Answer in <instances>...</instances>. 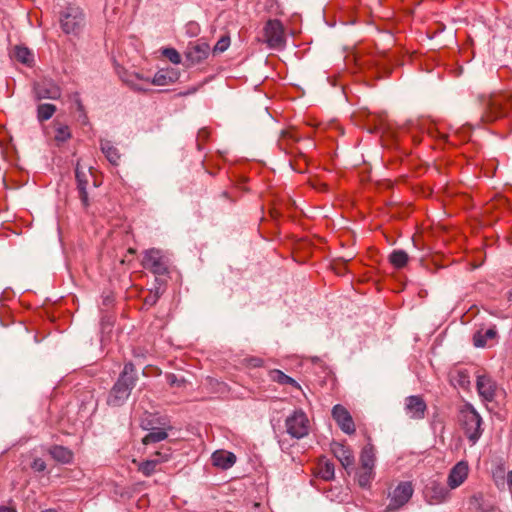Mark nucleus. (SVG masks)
<instances>
[{"instance_id": "2f4dec72", "label": "nucleus", "mask_w": 512, "mask_h": 512, "mask_svg": "<svg viewBox=\"0 0 512 512\" xmlns=\"http://www.w3.org/2000/svg\"><path fill=\"white\" fill-rule=\"evenodd\" d=\"M73 101H74V104L76 106V110L78 112V115H77V121L82 125V126H87L89 125V117L87 115V112H86V109L82 103V100L80 99V96L78 93H75L73 95Z\"/></svg>"}, {"instance_id": "39448f33", "label": "nucleus", "mask_w": 512, "mask_h": 512, "mask_svg": "<svg viewBox=\"0 0 512 512\" xmlns=\"http://www.w3.org/2000/svg\"><path fill=\"white\" fill-rule=\"evenodd\" d=\"M60 25L66 34H78L84 25V14L79 7L69 6L60 15Z\"/></svg>"}, {"instance_id": "a19ab883", "label": "nucleus", "mask_w": 512, "mask_h": 512, "mask_svg": "<svg viewBox=\"0 0 512 512\" xmlns=\"http://www.w3.org/2000/svg\"><path fill=\"white\" fill-rule=\"evenodd\" d=\"M291 166L293 170L302 173L305 171L307 166V158L304 155H301L298 160H295V162H291Z\"/></svg>"}, {"instance_id": "7c9ffc66", "label": "nucleus", "mask_w": 512, "mask_h": 512, "mask_svg": "<svg viewBox=\"0 0 512 512\" xmlns=\"http://www.w3.org/2000/svg\"><path fill=\"white\" fill-rule=\"evenodd\" d=\"M497 336L495 329H487L484 333L478 332L473 337V343L476 347H485L488 340H493Z\"/></svg>"}, {"instance_id": "423d86ee", "label": "nucleus", "mask_w": 512, "mask_h": 512, "mask_svg": "<svg viewBox=\"0 0 512 512\" xmlns=\"http://www.w3.org/2000/svg\"><path fill=\"white\" fill-rule=\"evenodd\" d=\"M287 433L296 439H301L309 434L310 421L302 410H296L285 421Z\"/></svg>"}, {"instance_id": "412c9836", "label": "nucleus", "mask_w": 512, "mask_h": 512, "mask_svg": "<svg viewBox=\"0 0 512 512\" xmlns=\"http://www.w3.org/2000/svg\"><path fill=\"white\" fill-rule=\"evenodd\" d=\"M178 79V73L174 69H160L153 77L152 84L166 86Z\"/></svg>"}, {"instance_id": "3c124183", "label": "nucleus", "mask_w": 512, "mask_h": 512, "mask_svg": "<svg viewBox=\"0 0 512 512\" xmlns=\"http://www.w3.org/2000/svg\"><path fill=\"white\" fill-rule=\"evenodd\" d=\"M220 197L223 198V199H230V196H229L228 192H222Z\"/></svg>"}, {"instance_id": "aec40b11", "label": "nucleus", "mask_w": 512, "mask_h": 512, "mask_svg": "<svg viewBox=\"0 0 512 512\" xmlns=\"http://www.w3.org/2000/svg\"><path fill=\"white\" fill-rule=\"evenodd\" d=\"M48 453L51 457L62 464H69L73 461L74 454L73 452L64 446L61 445H53L48 449Z\"/></svg>"}, {"instance_id": "c85d7f7f", "label": "nucleus", "mask_w": 512, "mask_h": 512, "mask_svg": "<svg viewBox=\"0 0 512 512\" xmlns=\"http://www.w3.org/2000/svg\"><path fill=\"white\" fill-rule=\"evenodd\" d=\"M57 108L54 104L43 103L37 106V120L43 123L53 117Z\"/></svg>"}, {"instance_id": "6e6552de", "label": "nucleus", "mask_w": 512, "mask_h": 512, "mask_svg": "<svg viewBox=\"0 0 512 512\" xmlns=\"http://www.w3.org/2000/svg\"><path fill=\"white\" fill-rule=\"evenodd\" d=\"M142 266L157 275L168 272V259L158 249L147 250L142 259Z\"/></svg>"}, {"instance_id": "37998d69", "label": "nucleus", "mask_w": 512, "mask_h": 512, "mask_svg": "<svg viewBox=\"0 0 512 512\" xmlns=\"http://www.w3.org/2000/svg\"><path fill=\"white\" fill-rule=\"evenodd\" d=\"M166 380L168 382V384L173 387V386H183L185 384V380L184 379H178L177 376L173 373H169L166 375Z\"/></svg>"}, {"instance_id": "9d476101", "label": "nucleus", "mask_w": 512, "mask_h": 512, "mask_svg": "<svg viewBox=\"0 0 512 512\" xmlns=\"http://www.w3.org/2000/svg\"><path fill=\"white\" fill-rule=\"evenodd\" d=\"M423 494L426 502L430 505L442 504L449 498L447 488L436 481L428 483L424 488Z\"/></svg>"}, {"instance_id": "20e7f679", "label": "nucleus", "mask_w": 512, "mask_h": 512, "mask_svg": "<svg viewBox=\"0 0 512 512\" xmlns=\"http://www.w3.org/2000/svg\"><path fill=\"white\" fill-rule=\"evenodd\" d=\"M262 41L271 49H281L285 46V29L280 20L270 19L265 23Z\"/></svg>"}, {"instance_id": "58836bf2", "label": "nucleus", "mask_w": 512, "mask_h": 512, "mask_svg": "<svg viewBox=\"0 0 512 512\" xmlns=\"http://www.w3.org/2000/svg\"><path fill=\"white\" fill-rule=\"evenodd\" d=\"M210 131L207 128H202L197 134V147L201 150L204 145L209 141Z\"/></svg>"}, {"instance_id": "a18cd8bd", "label": "nucleus", "mask_w": 512, "mask_h": 512, "mask_svg": "<svg viewBox=\"0 0 512 512\" xmlns=\"http://www.w3.org/2000/svg\"><path fill=\"white\" fill-rule=\"evenodd\" d=\"M32 467L36 471H43L46 468V464H45V462L42 459H35L33 464H32Z\"/></svg>"}, {"instance_id": "de8ad7c7", "label": "nucleus", "mask_w": 512, "mask_h": 512, "mask_svg": "<svg viewBox=\"0 0 512 512\" xmlns=\"http://www.w3.org/2000/svg\"><path fill=\"white\" fill-rule=\"evenodd\" d=\"M0 512H17V511L13 507L1 506L0 507Z\"/></svg>"}, {"instance_id": "ea45409f", "label": "nucleus", "mask_w": 512, "mask_h": 512, "mask_svg": "<svg viewBox=\"0 0 512 512\" xmlns=\"http://www.w3.org/2000/svg\"><path fill=\"white\" fill-rule=\"evenodd\" d=\"M230 46V38L229 36H222L214 46L213 51L215 53H222L228 49Z\"/></svg>"}, {"instance_id": "f03ea898", "label": "nucleus", "mask_w": 512, "mask_h": 512, "mask_svg": "<svg viewBox=\"0 0 512 512\" xmlns=\"http://www.w3.org/2000/svg\"><path fill=\"white\" fill-rule=\"evenodd\" d=\"M458 421L471 444H475L482 434L480 415L470 404H465L459 411Z\"/></svg>"}, {"instance_id": "f257e3e1", "label": "nucleus", "mask_w": 512, "mask_h": 512, "mask_svg": "<svg viewBox=\"0 0 512 512\" xmlns=\"http://www.w3.org/2000/svg\"><path fill=\"white\" fill-rule=\"evenodd\" d=\"M137 376L135 374V366L129 362L124 365L118 380L112 387L107 403L110 406H121L130 396L132 389L135 387Z\"/></svg>"}, {"instance_id": "ddd939ff", "label": "nucleus", "mask_w": 512, "mask_h": 512, "mask_svg": "<svg viewBox=\"0 0 512 512\" xmlns=\"http://www.w3.org/2000/svg\"><path fill=\"white\" fill-rule=\"evenodd\" d=\"M34 97L36 100L52 99L57 100L61 97L60 87L52 81L37 82L33 86Z\"/></svg>"}, {"instance_id": "a211bd4d", "label": "nucleus", "mask_w": 512, "mask_h": 512, "mask_svg": "<svg viewBox=\"0 0 512 512\" xmlns=\"http://www.w3.org/2000/svg\"><path fill=\"white\" fill-rule=\"evenodd\" d=\"M314 474L322 480L330 481L335 474L334 464L328 458L322 456L316 463Z\"/></svg>"}, {"instance_id": "f8f14e48", "label": "nucleus", "mask_w": 512, "mask_h": 512, "mask_svg": "<svg viewBox=\"0 0 512 512\" xmlns=\"http://www.w3.org/2000/svg\"><path fill=\"white\" fill-rule=\"evenodd\" d=\"M209 53V44L197 41L188 45L185 51V58L188 62V65H196L207 59Z\"/></svg>"}, {"instance_id": "393cba45", "label": "nucleus", "mask_w": 512, "mask_h": 512, "mask_svg": "<svg viewBox=\"0 0 512 512\" xmlns=\"http://www.w3.org/2000/svg\"><path fill=\"white\" fill-rule=\"evenodd\" d=\"M375 448L371 443L365 445L360 454V467L374 468L375 466Z\"/></svg>"}, {"instance_id": "473e14b6", "label": "nucleus", "mask_w": 512, "mask_h": 512, "mask_svg": "<svg viewBox=\"0 0 512 512\" xmlns=\"http://www.w3.org/2000/svg\"><path fill=\"white\" fill-rule=\"evenodd\" d=\"M374 478V468L360 467L357 472V481L361 487H368Z\"/></svg>"}, {"instance_id": "603ef678", "label": "nucleus", "mask_w": 512, "mask_h": 512, "mask_svg": "<svg viewBox=\"0 0 512 512\" xmlns=\"http://www.w3.org/2000/svg\"><path fill=\"white\" fill-rule=\"evenodd\" d=\"M320 191H327L328 190V186L327 184L323 183L321 184V187L319 188Z\"/></svg>"}, {"instance_id": "0eeeda50", "label": "nucleus", "mask_w": 512, "mask_h": 512, "mask_svg": "<svg viewBox=\"0 0 512 512\" xmlns=\"http://www.w3.org/2000/svg\"><path fill=\"white\" fill-rule=\"evenodd\" d=\"M414 493V486L411 481L400 482L389 494L387 511H395L409 502Z\"/></svg>"}, {"instance_id": "b1692460", "label": "nucleus", "mask_w": 512, "mask_h": 512, "mask_svg": "<svg viewBox=\"0 0 512 512\" xmlns=\"http://www.w3.org/2000/svg\"><path fill=\"white\" fill-rule=\"evenodd\" d=\"M100 148L107 160L117 166L120 162L121 155L118 149L109 140H102L100 142Z\"/></svg>"}, {"instance_id": "bb28decb", "label": "nucleus", "mask_w": 512, "mask_h": 512, "mask_svg": "<svg viewBox=\"0 0 512 512\" xmlns=\"http://www.w3.org/2000/svg\"><path fill=\"white\" fill-rule=\"evenodd\" d=\"M167 430H171V427L153 428L147 435L143 437L142 443L144 445H149L165 440L168 437Z\"/></svg>"}, {"instance_id": "864d4df0", "label": "nucleus", "mask_w": 512, "mask_h": 512, "mask_svg": "<svg viewBox=\"0 0 512 512\" xmlns=\"http://www.w3.org/2000/svg\"><path fill=\"white\" fill-rule=\"evenodd\" d=\"M41 512H57V510L50 508V509L42 510Z\"/></svg>"}, {"instance_id": "dca6fc26", "label": "nucleus", "mask_w": 512, "mask_h": 512, "mask_svg": "<svg viewBox=\"0 0 512 512\" xmlns=\"http://www.w3.org/2000/svg\"><path fill=\"white\" fill-rule=\"evenodd\" d=\"M477 391L484 400L493 401L496 395L497 384L487 375H478L476 382Z\"/></svg>"}, {"instance_id": "2eb2a0df", "label": "nucleus", "mask_w": 512, "mask_h": 512, "mask_svg": "<svg viewBox=\"0 0 512 512\" xmlns=\"http://www.w3.org/2000/svg\"><path fill=\"white\" fill-rule=\"evenodd\" d=\"M330 449L332 454L337 458V460L345 469L354 465L353 451L348 445L341 442H332Z\"/></svg>"}, {"instance_id": "49530a36", "label": "nucleus", "mask_w": 512, "mask_h": 512, "mask_svg": "<svg viewBox=\"0 0 512 512\" xmlns=\"http://www.w3.org/2000/svg\"><path fill=\"white\" fill-rule=\"evenodd\" d=\"M506 481H507L508 490L512 494V470L507 472Z\"/></svg>"}, {"instance_id": "4468645a", "label": "nucleus", "mask_w": 512, "mask_h": 512, "mask_svg": "<svg viewBox=\"0 0 512 512\" xmlns=\"http://www.w3.org/2000/svg\"><path fill=\"white\" fill-rule=\"evenodd\" d=\"M469 475V465L466 461H459L450 470L447 485L450 489L461 486Z\"/></svg>"}, {"instance_id": "09e8293b", "label": "nucleus", "mask_w": 512, "mask_h": 512, "mask_svg": "<svg viewBox=\"0 0 512 512\" xmlns=\"http://www.w3.org/2000/svg\"><path fill=\"white\" fill-rule=\"evenodd\" d=\"M253 366L257 367V366H261L262 365V360L261 359H253Z\"/></svg>"}, {"instance_id": "f704fd0d", "label": "nucleus", "mask_w": 512, "mask_h": 512, "mask_svg": "<svg viewBox=\"0 0 512 512\" xmlns=\"http://www.w3.org/2000/svg\"><path fill=\"white\" fill-rule=\"evenodd\" d=\"M505 465L500 463L496 465L492 470V479L498 488L504 486V480L506 479Z\"/></svg>"}, {"instance_id": "79ce46f5", "label": "nucleus", "mask_w": 512, "mask_h": 512, "mask_svg": "<svg viewBox=\"0 0 512 512\" xmlns=\"http://www.w3.org/2000/svg\"><path fill=\"white\" fill-rule=\"evenodd\" d=\"M159 299V292L156 290L155 292L149 291L148 295L144 298V305L146 306H153L157 300Z\"/></svg>"}, {"instance_id": "72a5a7b5", "label": "nucleus", "mask_w": 512, "mask_h": 512, "mask_svg": "<svg viewBox=\"0 0 512 512\" xmlns=\"http://www.w3.org/2000/svg\"><path fill=\"white\" fill-rule=\"evenodd\" d=\"M172 457V450L168 446H162L159 450H157L152 456L151 460L159 462V467L161 464L168 462Z\"/></svg>"}, {"instance_id": "5701e85b", "label": "nucleus", "mask_w": 512, "mask_h": 512, "mask_svg": "<svg viewBox=\"0 0 512 512\" xmlns=\"http://www.w3.org/2000/svg\"><path fill=\"white\" fill-rule=\"evenodd\" d=\"M132 463L137 466V471L145 477H150L153 474L161 471L159 462L153 461L150 458L143 461L133 459Z\"/></svg>"}, {"instance_id": "8fccbe9b", "label": "nucleus", "mask_w": 512, "mask_h": 512, "mask_svg": "<svg viewBox=\"0 0 512 512\" xmlns=\"http://www.w3.org/2000/svg\"><path fill=\"white\" fill-rule=\"evenodd\" d=\"M507 300L512 302V288L506 294Z\"/></svg>"}, {"instance_id": "a878e982", "label": "nucleus", "mask_w": 512, "mask_h": 512, "mask_svg": "<svg viewBox=\"0 0 512 512\" xmlns=\"http://www.w3.org/2000/svg\"><path fill=\"white\" fill-rule=\"evenodd\" d=\"M269 377L273 382H276L280 385H291L292 387L296 389H301V386L299 383L291 378L290 376L286 375L284 372L278 369H273L269 372Z\"/></svg>"}, {"instance_id": "e433bc0d", "label": "nucleus", "mask_w": 512, "mask_h": 512, "mask_svg": "<svg viewBox=\"0 0 512 512\" xmlns=\"http://www.w3.org/2000/svg\"><path fill=\"white\" fill-rule=\"evenodd\" d=\"M482 501H483V494H481V493L473 495L471 497V499H470L471 505H473L478 512H492V511H494V507L493 506H489L488 508H484L483 504H482Z\"/></svg>"}, {"instance_id": "cd10ccee", "label": "nucleus", "mask_w": 512, "mask_h": 512, "mask_svg": "<svg viewBox=\"0 0 512 512\" xmlns=\"http://www.w3.org/2000/svg\"><path fill=\"white\" fill-rule=\"evenodd\" d=\"M13 57L20 63L31 66L34 62L33 53L24 46H15L13 49Z\"/></svg>"}, {"instance_id": "c03bdc74", "label": "nucleus", "mask_w": 512, "mask_h": 512, "mask_svg": "<svg viewBox=\"0 0 512 512\" xmlns=\"http://www.w3.org/2000/svg\"><path fill=\"white\" fill-rule=\"evenodd\" d=\"M458 375H459V378H460L459 379V384L461 386H465V385L469 384V382H470L469 381V376H468L466 371H459Z\"/></svg>"}, {"instance_id": "1a4fd4ad", "label": "nucleus", "mask_w": 512, "mask_h": 512, "mask_svg": "<svg viewBox=\"0 0 512 512\" xmlns=\"http://www.w3.org/2000/svg\"><path fill=\"white\" fill-rule=\"evenodd\" d=\"M332 417L339 428L348 435L356 432V426L350 412L342 405L337 404L332 408Z\"/></svg>"}, {"instance_id": "4c0bfd02", "label": "nucleus", "mask_w": 512, "mask_h": 512, "mask_svg": "<svg viewBox=\"0 0 512 512\" xmlns=\"http://www.w3.org/2000/svg\"><path fill=\"white\" fill-rule=\"evenodd\" d=\"M162 55L167 58L173 64L181 63V56L179 52L174 48H165L162 50Z\"/></svg>"}, {"instance_id": "c756f323", "label": "nucleus", "mask_w": 512, "mask_h": 512, "mask_svg": "<svg viewBox=\"0 0 512 512\" xmlns=\"http://www.w3.org/2000/svg\"><path fill=\"white\" fill-rule=\"evenodd\" d=\"M408 260V254L403 250H394L389 256L390 263L397 269L405 267L408 263Z\"/></svg>"}, {"instance_id": "c9c22d12", "label": "nucleus", "mask_w": 512, "mask_h": 512, "mask_svg": "<svg viewBox=\"0 0 512 512\" xmlns=\"http://www.w3.org/2000/svg\"><path fill=\"white\" fill-rule=\"evenodd\" d=\"M76 177L78 179V191H79V197L82 202V205L84 208H87L89 206V199H88V193L86 191V181L83 182L80 179V175L78 170H76Z\"/></svg>"}, {"instance_id": "7ed1b4c3", "label": "nucleus", "mask_w": 512, "mask_h": 512, "mask_svg": "<svg viewBox=\"0 0 512 512\" xmlns=\"http://www.w3.org/2000/svg\"><path fill=\"white\" fill-rule=\"evenodd\" d=\"M512 120V95H496L490 98L483 119L493 122L501 118Z\"/></svg>"}, {"instance_id": "6ab92c4d", "label": "nucleus", "mask_w": 512, "mask_h": 512, "mask_svg": "<svg viewBox=\"0 0 512 512\" xmlns=\"http://www.w3.org/2000/svg\"><path fill=\"white\" fill-rule=\"evenodd\" d=\"M211 460L214 466L221 469H228L235 464L236 456L229 451L217 450L212 454Z\"/></svg>"}, {"instance_id": "4be33fe9", "label": "nucleus", "mask_w": 512, "mask_h": 512, "mask_svg": "<svg viewBox=\"0 0 512 512\" xmlns=\"http://www.w3.org/2000/svg\"><path fill=\"white\" fill-rule=\"evenodd\" d=\"M300 137L293 128L284 130L279 139V147L287 153H293L292 144L297 143Z\"/></svg>"}, {"instance_id": "f3484780", "label": "nucleus", "mask_w": 512, "mask_h": 512, "mask_svg": "<svg viewBox=\"0 0 512 512\" xmlns=\"http://www.w3.org/2000/svg\"><path fill=\"white\" fill-rule=\"evenodd\" d=\"M426 408V403L420 396H409L406 399V411L411 418H424Z\"/></svg>"}, {"instance_id": "9b49d317", "label": "nucleus", "mask_w": 512, "mask_h": 512, "mask_svg": "<svg viewBox=\"0 0 512 512\" xmlns=\"http://www.w3.org/2000/svg\"><path fill=\"white\" fill-rule=\"evenodd\" d=\"M47 135L60 146L72 138V131L68 124L54 119L48 127Z\"/></svg>"}]
</instances>
